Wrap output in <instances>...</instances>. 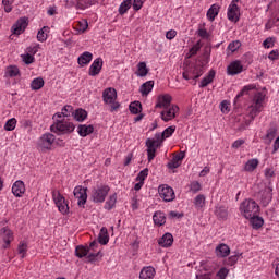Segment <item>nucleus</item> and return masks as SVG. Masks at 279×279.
Listing matches in <instances>:
<instances>
[{
    "instance_id": "nucleus-39",
    "label": "nucleus",
    "mask_w": 279,
    "mask_h": 279,
    "mask_svg": "<svg viewBox=\"0 0 279 279\" xmlns=\"http://www.w3.org/2000/svg\"><path fill=\"white\" fill-rule=\"evenodd\" d=\"M114 206H117V193L109 196V198L105 203V210H112Z\"/></svg>"
},
{
    "instance_id": "nucleus-50",
    "label": "nucleus",
    "mask_w": 279,
    "mask_h": 279,
    "mask_svg": "<svg viewBox=\"0 0 279 279\" xmlns=\"http://www.w3.org/2000/svg\"><path fill=\"white\" fill-rule=\"evenodd\" d=\"M129 108L132 114H138V112L142 110V106L138 101L131 102Z\"/></svg>"
},
{
    "instance_id": "nucleus-12",
    "label": "nucleus",
    "mask_w": 279,
    "mask_h": 279,
    "mask_svg": "<svg viewBox=\"0 0 279 279\" xmlns=\"http://www.w3.org/2000/svg\"><path fill=\"white\" fill-rule=\"evenodd\" d=\"M86 191H88V189L83 187L82 185H77L76 187H74L73 193H74L75 199H77L78 206H85L88 199V194Z\"/></svg>"
},
{
    "instance_id": "nucleus-61",
    "label": "nucleus",
    "mask_w": 279,
    "mask_h": 279,
    "mask_svg": "<svg viewBox=\"0 0 279 279\" xmlns=\"http://www.w3.org/2000/svg\"><path fill=\"white\" fill-rule=\"evenodd\" d=\"M175 36H178V32L175 29H170L166 33V38L168 40H173V38H175Z\"/></svg>"
},
{
    "instance_id": "nucleus-26",
    "label": "nucleus",
    "mask_w": 279,
    "mask_h": 279,
    "mask_svg": "<svg viewBox=\"0 0 279 279\" xmlns=\"http://www.w3.org/2000/svg\"><path fill=\"white\" fill-rule=\"evenodd\" d=\"M158 245L160 247H171L173 245V235L171 233H166L161 239L158 240Z\"/></svg>"
},
{
    "instance_id": "nucleus-43",
    "label": "nucleus",
    "mask_w": 279,
    "mask_h": 279,
    "mask_svg": "<svg viewBox=\"0 0 279 279\" xmlns=\"http://www.w3.org/2000/svg\"><path fill=\"white\" fill-rule=\"evenodd\" d=\"M251 90H256V85L254 84H248L244 86L241 92L236 95V99L244 97V95H250Z\"/></svg>"
},
{
    "instance_id": "nucleus-42",
    "label": "nucleus",
    "mask_w": 279,
    "mask_h": 279,
    "mask_svg": "<svg viewBox=\"0 0 279 279\" xmlns=\"http://www.w3.org/2000/svg\"><path fill=\"white\" fill-rule=\"evenodd\" d=\"M101 258V251H96V248L94 251H89L87 253V260L88 263H95V260H98V258Z\"/></svg>"
},
{
    "instance_id": "nucleus-58",
    "label": "nucleus",
    "mask_w": 279,
    "mask_h": 279,
    "mask_svg": "<svg viewBox=\"0 0 279 279\" xmlns=\"http://www.w3.org/2000/svg\"><path fill=\"white\" fill-rule=\"evenodd\" d=\"M14 3V0H2V5L4 9V12H10L12 10V4Z\"/></svg>"
},
{
    "instance_id": "nucleus-22",
    "label": "nucleus",
    "mask_w": 279,
    "mask_h": 279,
    "mask_svg": "<svg viewBox=\"0 0 279 279\" xmlns=\"http://www.w3.org/2000/svg\"><path fill=\"white\" fill-rule=\"evenodd\" d=\"M95 132V126L93 124H81L77 126V134L81 135L83 138L86 136H90Z\"/></svg>"
},
{
    "instance_id": "nucleus-30",
    "label": "nucleus",
    "mask_w": 279,
    "mask_h": 279,
    "mask_svg": "<svg viewBox=\"0 0 279 279\" xmlns=\"http://www.w3.org/2000/svg\"><path fill=\"white\" fill-rule=\"evenodd\" d=\"M151 90H154V81H147L140 87V93L143 97H147Z\"/></svg>"
},
{
    "instance_id": "nucleus-44",
    "label": "nucleus",
    "mask_w": 279,
    "mask_h": 279,
    "mask_svg": "<svg viewBox=\"0 0 279 279\" xmlns=\"http://www.w3.org/2000/svg\"><path fill=\"white\" fill-rule=\"evenodd\" d=\"M20 71L16 65H10L5 70V77H16L19 75Z\"/></svg>"
},
{
    "instance_id": "nucleus-28",
    "label": "nucleus",
    "mask_w": 279,
    "mask_h": 279,
    "mask_svg": "<svg viewBox=\"0 0 279 279\" xmlns=\"http://www.w3.org/2000/svg\"><path fill=\"white\" fill-rule=\"evenodd\" d=\"M92 61H93V53L88 51L83 52L77 59L80 66H86V64H90Z\"/></svg>"
},
{
    "instance_id": "nucleus-34",
    "label": "nucleus",
    "mask_w": 279,
    "mask_h": 279,
    "mask_svg": "<svg viewBox=\"0 0 279 279\" xmlns=\"http://www.w3.org/2000/svg\"><path fill=\"white\" fill-rule=\"evenodd\" d=\"M98 241H99L100 245H108V243L110 241V235H108V229L106 227H102L100 229Z\"/></svg>"
},
{
    "instance_id": "nucleus-9",
    "label": "nucleus",
    "mask_w": 279,
    "mask_h": 279,
    "mask_svg": "<svg viewBox=\"0 0 279 279\" xmlns=\"http://www.w3.org/2000/svg\"><path fill=\"white\" fill-rule=\"evenodd\" d=\"M162 142L158 138H147L146 140V147H147V156L148 162H151L156 158V151L159 147H161Z\"/></svg>"
},
{
    "instance_id": "nucleus-11",
    "label": "nucleus",
    "mask_w": 279,
    "mask_h": 279,
    "mask_svg": "<svg viewBox=\"0 0 279 279\" xmlns=\"http://www.w3.org/2000/svg\"><path fill=\"white\" fill-rule=\"evenodd\" d=\"M0 241L3 250L10 248L12 241H14V232L10 228L4 227L0 229Z\"/></svg>"
},
{
    "instance_id": "nucleus-38",
    "label": "nucleus",
    "mask_w": 279,
    "mask_h": 279,
    "mask_svg": "<svg viewBox=\"0 0 279 279\" xmlns=\"http://www.w3.org/2000/svg\"><path fill=\"white\" fill-rule=\"evenodd\" d=\"M251 219V225L254 230H258L259 228H263V223H265V220H263L262 217H258L257 215L253 216Z\"/></svg>"
},
{
    "instance_id": "nucleus-31",
    "label": "nucleus",
    "mask_w": 279,
    "mask_h": 279,
    "mask_svg": "<svg viewBox=\"0 0 279 279\" xmlns=\"http://www.w3.org/2000/svg\"><path fill=\"white\" fill-rule=\"evenodd\" d=\"M72 114L75 121H78V123L86 121V119L88 118V112L82 108L76 109Z\"/></svg>"
},
{
    "instance_id": "nucleus-23",
    "label": "nucleus",
    "mask_w": 279,
    "mask_h": 279,
    "mask_svg": "<svg viewBox=\"0 0 279 279\" xmlns=\"http://www.w3.org/2000/svg\"><path fill=\"white\" fill-rule=\"evenodd\" d=\"M156 277V269L151 266L142 268L140 279H154Z\"/></svg>"
},
{
    "instance_id": "nucleus-21",
    "label": "nucleus",
    "mask_w": 279,
    "mask_h": 279,
    "mask_svg": "<svg viewBox=\"0 0 279 279\" xmlns=\"http://www.w3.org/2000/svg\"><path fill=\"white\" fill-rule=\"evenodd\" d=\"M175 133V125L168 126L162 133H156L155 138L165 143V138H170Z\"/></svg>"
},
{
    "instance_id": "nucleus-6",
    "label": "nucleus",
    "mask_w": 279,
    "mask_h": 279,
    "mask_svg": "<svg viewBox=\"0 0 279 279\" xmlns=\"http://www.w3.org/2000/svg\"><path fill=\"white\" fill-rule=\"evenodd\" d=\"M109 193H110V186L99 185L92 190L90 197L95 204H104Z\"/></svg>"
},
{
    "instance_id": "nucleus-52",
    "label": "nucleus",
    "mask_w": 279,
    "mask_h": 279,
    "mask_svg": "<svg viewBox=\"0 0 279 279\" xmlns=\"http://www.w3.org/2000/svg\"><path fill=\"white\" fill-rule=\"evenodd\" d=\"M22 62H25L26 64H34L35 58L33 54H29V52H25L24 54H21Z\"/></svg>"
},
{
    "instance_id": "nucleus-27",
    "label": "nucleus",
    "mask_w": 279,
    "mask_h": 279,
    "mask_svg": "<svg viewBox=\"0 0 279 279\" xmlns=\"http://www.w3.org/2000/svg\"><path fill=\"white\" fill-rule=\"evenodd\" d=\"M149 74V68H147V63L145 61H142L137 64V71L135 72V75L137 77H147Z\"/></svg>"
},
{
    "instance_id": "nucleus-33",
    "label": "nucleus",
    "mask_w": 279,
    "mask_h": 279,
    "mask_svg": "<svg viewBox=\"0 0 279 279\" xmlns=\"http://www.w3.org/2000/svg\"><path fill=\"white\" fill-rule=\"evenodd\" d=\"M219 10H220L219 4H213L207 11L208 21H211V22L215 21V19H217V16L219 15Z\"/></svg>"
},
{
    "instance_id": "nucleus-5",
    "label": "nucleus",
    "mask_w": 279,
    "mask_h": 279,
    "mask_svg": "<svg viewBox=\"0 0 279 279\" xmlns=\"http://www.w3.org/2000/svg\"><path fill=\"white\" fill-rule=\"evenodd\" d=\"M102 101L111 106V112L119 110L121 105L117 101V89L108 87L102 92Z\"/></svg>"
},
{
    "instance_id": "nucleus-45",
    "label": "nucleus",
    "mask_w": 279,
    "mask_h": 279,
    "mask_svg": "<svg viewBox=\"0 0 279 279\" xmlns=\"http://www.w3.org/2000/svg\"><path fill=\"white\" fill-rule=\"evenodd\" d=\"M272 199L271 190H265L263 196H262V204L263 206H268L269 202Z\"/></svg>"
},
{
    "instance_id": "nucleus-51",
    "label": "nucleus",
    "mask_w": 279,
    "mask_h": 279,
    "mask_svg": "<svg viewBox=\"0 0 279 279\" xmlns=\"http://www.w3.org/2000/svg\"><path fill=\"white\" fill-rule=\"evenodd\" d=\"M147 175H149V169L146 168L140 171L135 180L136 182H145V180H147Z\"/></svg>"
},
{
    "instance_id": "nucleus-49",
    "label": "nucleus",
    "mask_w": 279,
    "mask_h": 279,
    "mask_svg": "<svg viewBox=\"0 0 279 279\" xmlns=\"http://www.w3.org/2000/svg\"><path fill=\"white\" fill-rule=\"evenodd\" d=\"M17 252L21 256V258H25V256L27 255V243L26 242H20L19 246H17Z\"/></svg>"
},
{
    "instance_id": "nucleus-64",
    "label": "nucleus",
    "mask_w": 279,
    "mask_h": 279,
    "mask_svg": "<svg viewBox=\"0 0 279 279\" xmlns=\"http://www.w3.org/2000/svg\"><path fill=\"white\" fill-rule=\"evenodd\" d=\"M269 60H278L279 58V51L278 50H271L268 54Z\"/></svg>"
},
{
    "instance_id": "nucleus-16",
    "label": "nucleus",
    "mask_w": 279,
    "mask_h": 279,
    "mask_svg": "<svg viewBox=\"0 0 279 279\" xmlns=\"http://www.w3.org/2000/svg\"><path fill=\"white\" fill-rule=\"evenodd\" d=\"M101 69H104V59L97 58L89 66L88 75H90V77H95L101 73Z\"/></svg>"
},
{
    "instance_id": "nucleus-41",
    "label": "nucleus",
    "mask_w": 279,
    "mask_h": 279,
    "mask_svg": "<svg viewBox=\"0 0 279 279\" xmlns=\"http://www.w3.org/2000/svg\"><path fill=\"white\" fill-rule=\"evenodd\" d=\"M74 29L78 32V34H84L88 29V21L81 20L77 22V24L74 26Z\"/></svg>"
},
{
    "instance_id": "nucleus-3",
    "label": "nucleus",
    "mask_w": 279,
    "mask_h": 279,
    "mask_svg": "<svg viewBox=\"0 0 279 279\" xmlns=\"http://www.w3.org/2000/svg\"><path fill=\"white\" fill-rule=\"evenodd\" d=\"M51 132L54 134H71L75 132V124L66 120H57L51 126Z\"/></svg>"
},
{
    "instance_id": "nucleus-56",
    "label": "nucleus",
    "mask_w": 279,
    "mask_h": 279,
    "mask_svg": "<svg viewBox=\"0 0 279 279\" xmlns=\"http://www.w3.org/2000/svg\"><path fill=\"white\" fill-rule=\"evenodd\" d=\"M228 274H230V270L226 267L220 268V270L217 272V278L219 279H226L228 277Z\"/></svg>"
},
{
    "instance_id": "nucleus-37",
    "label": "nucleus",
    "mask_w": 279,
    "mask_h": 279,
    "mask_svg": "<svg viewBox=\"0 0 279 279\" xmlns=\"http://www.w3.org/2000/svg\"><path fill=\"white\" fill-rule=\"evenodd\" d=\"M130 8H132V0H124L119 9L118 12L121 16H123V14H128V11L130 10Z\"/></svg>"
},
{
    "instance_id": "nucleus-20",
    "label": "nucleus",
    "mask_w": 279,
    "mask_h": 279,
    "mask_svg": "<svg viewBox=\"0 0 279 279\" xmlns=\"http://www.w3.org/2000/svg\"><path fill=\"white\" fill-rule=\"evenodd\" d=\"M228 75H239V73H243V64L241 61H233L227 68Z\"/></svg>"
},
{
    "instance_id": "nucleus-57",
    "label": "nucleus",
    "mask_w": 279,
    "mask_h": 279,
    "mask_svg": "<svg viewBox=\"0 0 279 279\" xmlns=\"http://www.w3.org/2000/svg\"><path fill=\"white\" fill-rule=\"evenodd\" d=\"M190 191H192V193H197L199 191H202V184H199V182L194 181L190 184Z\"/></svg>"
},
{
    "instance_id": "nucleus-36",
    "label": "nucleus",
    "mask_w": 279,
    "mask_h": 279,
    "mask_svg": "<svg viewBox=\"0 0 279 279\" xmlns=\"http://www.w3.org/2000/svg\"><path fill=\"white\" fill-rule=\"evenodd\" d=\"M49 26H44L41 29L38 31L37 33V40L39 43H45V40H47L48 35H49Z\"/></svg>"
},
{
    "instance_id": "nucleus-14",
    "label": "nucleus",
    "mask_w": 279,
    "mask_h": 279,
    "mask_svg": "<svg viewBox=\"0 0 279 279\" xmlns=\"http://www.w3.org/2000/svg\"><path fill=\"white\" fill-rule=\"evenodd\" d=\"M99 247V243H97L96 241L92 242L88 246H77L75 248V255L77 256V258H84V256H88V252H95V250H97Z\"/></svg>"
},
{
    "instance_id": "nucleus-2",
    "label": "nucleus",
    "mask_w": 279,
    "mask_h": 279,
    "mask_svg": "<svg viewBox=\"0 0 279 279\" xmlns=\"http://www.w3.org/2000/svg\"><path fill=\"white\" fill-rule=\"evenodd\" d=\"M260 207L252 199H245L240 204V213L245 219L256 217Z\"/></svg>"
},
{
    "instance_id": "nucleus-32",
    "label": "nucleus",
    "mask_w": 279,
    "mask_h": 279,
    "mask_svg": "<svg viewBox=\"0 0 279 279\" xmlns=\"http://www.w3.org/2000/svg\"><path fill=\"white\" fill-rule=\"evenodd\" d=\"M71 114H73V106L68 105L61 109V112L56 113L53 119H62V117H71Z\"/></svg>"
},
{
    "instance_id": "nucleus-7",
    "label": "nucleus",
    "mask_w": 279,
    "mask_h": 279,
    "mask_svg": "<svg viewBox=\"0 0 279 279\" xmlns=\"http://www.w3.org/2000/svg\"><path fill=\"white\" fill-rule=\"evenodd\" d=\"M52 201L54 202L59 213L62 215H66L69 213V202H66V198L62 195V193H60V191H52Z\"/></svg>"
},
{
    "instance_id": "nucleus-13",
    "label": "nucleus",
    "mask_w": 279,
    "mask_h": 279,
    "mask_svg": "<svg viewBox=\"0 0 279 279\" xmlns=\"http://www.w3.org/2000/svg\"><path fill=\"white\" fill-rule=\"evenodd\" d=\"M227 19L231 21V23H239V20L241 19V8H239L238 4H229Z\"/></svg>"
},
{
    "instance_id": "nucleus-1",
    "label": "nucleus",
    "mask_w": 279,
    "mask_h": 279,
    "mask_svg": "<svg viewBox=\"0 0 279 279\" xmlns=\"http://www.w3.org/2000/svg\"><path fill=\"white\" fill-rule=\"evenodd\" d=\"M263 108H265V93L257 92L254 94L251 106L248 107V117L254 120L256 116L263 112Z\"/></svg>"
},
{
    "instance_id": "nucleus-18",
    "label": "nucleus",
    "mask_w": 279,
    "mask_h": 279,
    "mask_svg": "<svg viewBox=\"0 0 279 279\" xmlns=\"http://www.w3.org/2000/svg\"><path fill=\"white\" fill-rule=\"evenodd\" d=\"M171 101H173V98L169 94H161L157 98V102L155 105V108H169L171 105Z\"/></svg>"
},
{
    "instance_id": "nucleus-10",
    "label": "nucleus",
    "mask_w": 279,
    "mask_h": 279,
    "mask_svg": "<svg viewBox=\"0 0 279 279\" xmlns=\"http://www.w3.org/2000/svg\"><path fill=\"white\" fill-rule=\"evenodd\" d=\"M158 193L159 197L163 199V202H173L175 199V191L167 184L159 185Z\"/></svg>"
},
{
    "instance_id": "nucleus-48",
    "label": "nucleus",
    "mask_w": 279,
    "mask_h": 279,
    "mask_svg": "<svg viewBox=\"0 0 279 279\" xmlns=\"http://www.w3.org/2000/svg\"><path fill=\"white\" fill-rule=\"evenodd\" d=\"M205 204H206V197L204 195H197L194 198V206L196 208H204Z\"/></svg>"
},
{
    "instance_id": "nucleus-24",
    "label": "nucleus",
    "mask_w": 279,
    "mask_h": 279,
    "mask_svg": "<svg viewBox=\"0 0 279 279\" xmlns=\"http://www.w3.org/2000/svg\"><path fill=\"white\" fill-rule=\"evenodd\" d=\"M216 256H218V258H226L227 256H230V246H228V244H219L216 247Z\"/></svg>"
},
{
    "instance_id": "nucleus-29",
    "label": "nucleus",
    "mask_w": 279,
    "mask_h": 279,
    "mask_svg": "<svg viewBox=\"0 0 279 279\" xmlns=\"http://www.w3.org/2000/svg\"><path fill=\"white\" fill-rule=\"evenodd\" d=\"M155 226H165L167 223V216L162 211H156L153 216Z\"/></svg>"
},
{
    "instance_id": "nucleus-63",
    "label": "nucleus",
    "mask_w": 279,
    "mask_h": 279,
    "mask_svg": "<svg viewBox=\"0 0 279 279\" xmlns=\"http://www.w3.org/2000/svg\"><path fill=\"white\" fill-rule=\"evenodd\" d=\"M264 173H265V178H274V175H276L274 168H266Z\"/></svg>"
},
{
    "instance_id": "nucleus-19",
    "label": "nucleus",
    "mask_w": 279,
    "mask_h": 279,
    "mask_svg": "<svg viewBox=\"0 0 279 279\" xmlns=\"http://www.w3.org/2000/svg\"><path fill=\"white\" fill-rule=\"evenodd\" d=\"M25 182H23L22 180H17L13 183L12 193L14 197H23V195H25Z\"/></svg>"
},
{
    "instance_id": "nucleus-25",
    "label": "nucleus",
    "mask_w": 279,
    "mask_h": 279,
    "mask_svg": "<svg viewBox=\"0 0 279 279\" xmlns=\"http://www.w3.org/2000/svg\"><path fill=\"white\" fill-rule=\"evenodd\" d=\"M258 165H260V161H258V159H250L244 165V171H246L247 173H254V171L258 169Z\"/></svg>"
},
{
    "instance_id": "nucleus-55",
    "label": "nucleus",
    "mask_w": 279,
    "mask_h": 279,
    "mask_svg": "<svg viewBox=\"0 0 279 279\" xmlns=\"http://www.w3.org/2000/svg\"><path fill=\"white\" fill-rule=\"evenodd\" d=\"M145 4V0H132V8L135 12H138Z\"/></svg>"
},
{
    "instance_id": "nucleus-60",
    "label": "nucleus",
    "mask_w": 279,
    "mask_h": 279,
    "mask_svg": "<svg viewBox=\"0 0 279 279\" xmlns=\"http://www.w3.org/2000/svg\"><path fill=\"white\" fill-rule=\"evenodd\" d=\"M263 46L265 49H271L274 47V38L268 37L264 40Z\"/></svg>"
},
{
    "instance_id": "nucleus-8",
    "label": "nucleus",
    "mask_w": 279,
    "mask_h": 279,
    "mask_svg": "<svg viewBox=\"0 0 279 279\" xmlns=\"http://www.w3.org/2000/svg\"><path fill=\"white\" fill-rule=\"evenodd\" d=\"M178 114H180V107H178V105H170L160 112V119L163 120L165 123H169V121H173Z\"/></svg>"
},
{
    "instance_id": "nucleus-54",
    "label": "nucleus",
    "mask_w": 279,
    "mask_h": 279,
    "mask_svg": "<svg viewBox=\"0 0 279 279\" xmlns=\"http://www.w3.org/2000/svg\"><path fill=\"white\" fill-rule=\"evenodd\" d=\"M228 49L229 51H231V53H234V51H239V49H241V41H231L228 46Z\"/></svg>"
},
{
    "instance_id": "nucleus-40",
    "label": "nucleus",
    "mask_w": 279,
    "mask_h": 279,
    "mask_svg": "<svg viewBox=\"0 0 279 279\" xmlns=\"http://www.w3.org/2000/svg\"><path fill=\"white\" fill-rule=\"evenodd\" d=\"M43 86H45V80H43V77L34 78L31 82L32 90H40V88H43Z\"/></svg>"
},
{
    "instance_id": "nucleus-62",
    "label": "nucleus",
    "mask_w": 279,
    "mask_h": 279,
    "mask_svg": "<svg viewBox=\"0 0 279 279\" xmlns=\"http://www.w3.org/2000/svg\"><path fill=\"white\" fill-rule=\"evenodd\" d=\"M182 163L177 161L174 158L168 163L169 169H178Z\"/></svg>"
},
{
    "instance_id": "nucleus-46",
    "label": "nucleus",
    "mask_w": 279,
    "mask_h": 279,
    "mask_svg": "<svg viewBox=\"0 0 279 279\" xmlns=\"http://www.w3.org/2000/svg\"><path fill=\"white\" fill-rule=\"evenodd\" d=\"M16 123H17L16 118L9 119L4 124L5 132H12L13 130H15Z\"/></svg>"
},
{
    "instance_id": "nucleus-4",
    "label": "nucleus",
    "mask_w": 279,
    "mask_h": 279,
    "mask_svg": "<svg viewBox=\"0 0 279 279\" xmlns=\"http://www.w3.org/2000/svg\"><path fill=\"white\" fill-rule=\"evenodd\" d=\"M53 143H56V135L51 133L43 134L37 141V149L43 153L51 151Z\"/></svg>"
},
{
    "instance_id": "nucleus-17",
    "label": "nucleus",
    "mask_w": 279,
    "mask_h": 279,
    "mask_svg": "<svg viewBox=\"0 0 279 279\" xmlns=\"http://www.w3.org/2000/svg\"><path fill=\"white\" fill-rule=\"evenodd\" d=\"M27 17H21L16 21V23L12 26V33L16 36H21L25 29H27Z\"/></svg>"
},
{
    "instance_id": "nucleus-15",
    "label": "nucleus",
    "mask_w": 279,
    "mask_h": 279,
    "mask_svg": "<svg viewBox=\"0 0 279 279\" xmlns=\"http://www.w3.org/2000/svg\"><path fill=\"white\" fill-rule=\"evenodd\" d=\"M204 75V68L196 65L190 71L183 72V80H197Z\"/></svg>"
},
{
    "instance_id": "nucleus-53",
    "label": "nucleus",
    "mask_w": 279,
    "mask_h": 279,
    "mask_svg": "<svg viewBox=\"0 0 279 279\" xmlns=\"http://www.w3.org/2000/svg\"><path fill=\"white\" fill-rule=\"evenodd\" d=\"M39 49H40V44H33L26 48V52L34 57L36 56Z\"/></svg>"
},
{
    "instance_id": "nucleus-59",
    "label": "nucleus",
    "mask_w": 279,
    "mask_h": 279,
    "mask_svg": "<svg viewBox=\"0 0 279 279\" xmlns=\"http://www.w3.org/2000/svg\"><path fill=\"white\" fill-rule=\"evenodd\" d=\"M220 110L223 114H228L230 112V105L228 104V101L223 100L220 104Z\"/></svg>"
},
{
    "instance_id": "nucleus-47",
    "label": "nucleus",
    "mask_w": 279,
    "mask_h": 279,
    "mask_svg": "<svg viewBox=\"0 0 279 279\" xmlns=\"http://www.w3.org/2000/svg\"><path fill=\"white\" fill-rule=\"evenodd\" d=\"M215 214L217 217H219V219H228V209L226 207H216Z\"/></svg>"
},
{
    "instance_id": "nucleus-35",
    "label": "nucleus",
    "mask_w": 279,
    "mask_h": 279,
    "mask_svg": "<svg viewBox=\"0 0 279 279\" xmlns=\"http://www.w3.org/2000/svg\"><path fill=\"white\" fill-rule=\"evenodd\" d=\"M213 80H215V71L211 70L208 74L201 81L199 88H206L208 84H213Z\"/></svg>"
}]
</instances>
